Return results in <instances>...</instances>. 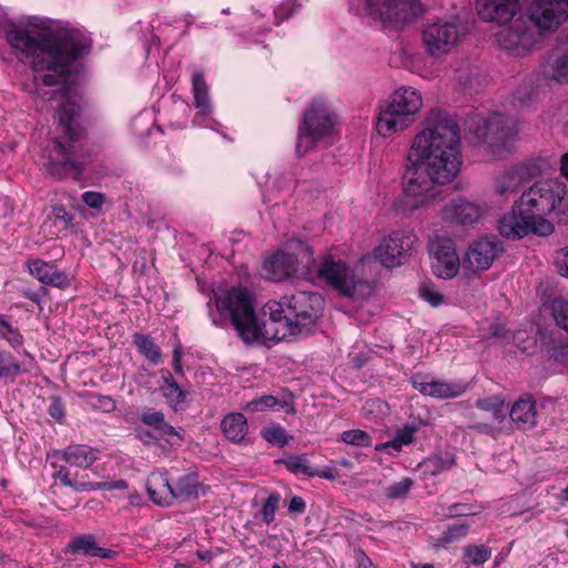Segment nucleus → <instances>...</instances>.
Here are the masks:
<instances>
[{"label": "nucleus", "instance_id": "nucleus-44", "mask_svg": "<svg viewBox=\"0 0 568 568\" xmlns=\"http://www.w3.org/2000/svg\"><path fill=\"white\" fill-rule=\"evenodd\" d=\"M283 464L291 473L295 475L302 474L307 477H311V473H313L314 468L308 465L307 458L304 455L291 456L283 460Z\"/></svg>", "mask_w": 568, "mask_h": 568}, {"label": "nucleus", "instance_id": "nucleus-42", "mask_svg": "<svg viewBox=\"0 0 568 568\" xmlns=\"http://www.w3.org/2000/svg\"><path fill=\"white\" fill-rule=\"evenodd\" d=\"M476 406L483 410L491 412L496 419L504 418L507 412L505 402L498 396L479 399Z\"/></svg>", "mask_w": 568, "mask_h": 568}, {"label": "nucleus", "instance_id": "nucleus-5", "mask_svg": "<svg viewBox=\"0 0 568 568\" xmlns=\"http://www.w3.org/2000/svg\"><path fill=\"white\" fill-rule=\"evenodd\" d=\"M311 262H313L312 248L303 241L291 240L264 260L261 274L274 282L291 278L307 280L306 272L311 267Z\"/></svg>", "mask_w": 568, "mask_h": 568}, {"label": "nucleus", "instance_id": "nucleus-8", "mask_svg": "<svg viewBox=\"0 0 568 568\" xmlns=\"http://www.w3.org/2000/svg\"><path fill=\"white\" fill-rule=\"evenodd\" d=\"M469 131L478 142L486 144L493 153L509 152L519 132L516 118L494 112L479 122L475 129L469 124Z\"/></svg>", "mask_w": 568, "mask_h": 568}, {"label": "nucleus", "instance_id": "nucleus-35", "mask_svg": "<svg viewBox=\"0 0 568 568\" xmlns=\"http://www.w3.org/2000/svg\"><path fill=\"white\" fill-rule=\"evenodd\" d=\"M491 557V549L483 544H471L463 548V560L467 566L484 565Z\"/></svg>", "mask_w": 568, "mask_h": 568}, {"label": "nucleus", "instance_id": "nucleus-27", "mask_svg": "<svg viewBox=\"0 0 568 568\" xmlns=\"http://www.w3.org/2000/svg\"><path fill=\"white\" fill-rule=\"evenodd\" d=\"M221 428L224 436L232 443H242L247 433L248 424L242 413H229L221 422Z\"/></svg>", "mask_w": 568, "mask_h": 568}, {"label": "nucleus", "instance_id": "nucleus-40", "mask_svg": "<svg viewBox=\"0 0 568 568\" xmlns=\"http://www.w3.org/2000/svg\"><path fill=\"white\" fill-rule=\"evenodd\" d=\"M341 442L356 447H368L372 445V437L365 430L351 429L341 434Z\"/></svg>", "mask_w": 568, "mask_h": 568}, {"label": "nucleus", "instance_id": "nucleus-3", "mask_svg": "<svg viewBox=\"0 0 568 568\" xmlns=\"http://www.w3.org/2000/svg\"><path fill=\"white\" fill-rule=\"evenodd\" d=\"M216 308L227 314L239 336L245 343L281 342L287 337L308 333L323 306L321 295L297 292L280 301H270L263 308L267 318L258 321L247 290L231 287L214 291Z\"/></svg>", "mask_w": 568, "mask_h": 568}, {"label": "nucleus", "instance_id": "nucleus-31", "mask_svg": "<svg viewBox=\"0 0 568 568\" xmlns=\"http://www.w3.org/2000/svg\"><path fill=\"white\" fill-rule=\"evenodd\" d=\"M513 166L518 173L521 183H526L541 175L548 169L549 163L544 158H532Z\"/></svg>", "mask_w": 568, "mask_h": 568}, {"label": "nucleus", "instance_id": "nucleus-64", "mask_svg": "<svg viewBox=\"0 0 568 568\" xmlns=\"http://www.w3.org/2000/svg\"><path fill=\"white\" fill-rule=\"evenodd\" d=\"M560 164H561L560 172H561L562 176H565L568 180V153H566L561 156Z\"/></svg>", "mask_w": 568, "mask_h": 568}, {"label": "nucleus", "instance_id": "nucleus-50", "mask_svg": "<svg viewBox=\"0 0 568 568\" xmlns=\"http://www.w3.org/2000/svg\"><path fill=\"white\" fill-rule=\"evenodd\" d=\"M280 495L271 494L263 504L261 514L265 524L270 525L275 519V513L278 507Z\"/></svg>", "mask_w": 568, "mask_h": 568}, {"label": "nucleus", "instance_id": "nucleus-48", "mask_svg": "<svg viewBox=\"0 0 568 568\" xmlns=\"http://www.w3.org/2000/svg\"><path fill=\"white\" fill-rule=\"evenodd\" d=\"M54 225L60 226V231L68 230L72 226L73 215L69 213L62 205H57L52 209V216Z\"/></svg>", "mask_w": 568, "mask_h": 568}, {"label": "nucleus", "instance_id": "nucleus-12", "mask_svg": "<svg viewBox=\"0 0 568 568\" xmlns=\"http://www.w3.org/2000/svg\"><path fill=\"white\" fill-rule=\"evenodd\" d=\"M417 236L410 231H395L384 237L374 250L375 258L385 267L404 264L417 244Z\"/></svg>", "mask_w": 568, "mask_h": 568}, {"label": "nucleus", "instance_id": "nucleus-49", "mask_svg": "<svg viewBox=\"0 0 568 568\" xmlns=\"http://www.w3.org/2000/svg\"><path fill=\"white\" fill-rule=\"evenodd\" d=\"M551 78L561 83H568V51L556 60Z\"/></svg>", "mask_w": 568, "mask_h": 568}, {"label": "nucleus", "instance_id": "nucleus-25", "mask_svg": "<svg viewBox=\"0 0 568 568\" xmlns=\"http://www.w3.org/2000/svg\"><path fill=\"white\" fill-rule=\"evenodd\" d=\"M68 550L72 555H83L90 557H99L110 559L114 556V551L97 544L93 535H82L72 539L68 545Z\"/></svg>", "mask_w": 568, "mask_h": 568}, {"label": "nucleus", "instance_id": "nucleus-4", "mask_svg": "<svg viewBox=\"0 0 568 568\" xmlns=\"http://www.w3.org/2000/svg\"><path fill=\"white\" fill-rule=\"evenodd\" d=\"M568 203L566 186L557 180L534 183L514 202L509 212L498 221V232L508 240L529 235L548 236L555 226L551 214L565 215L562 207Z\"/></svg>", "mask_w": 568, "mask_h": 568}, {"label": "nucleus", "instance_id": "nucleus-19", "mask_svg": "<svg viewBox=\"0 0 568 568\" xmlns=\"http://www.w3.org/2000/svg\"><path fill=\"white\" fill-rule=\"evenodd\" d=\"M99 457V449L88 445L74 444L64 449H54L48 454V459L62 460L71 467L89 468Z\"/></svg>", "mask_w": 568, "mask_h": 568}, {"label": "nucleus", "instance_id": "nucleus-7", "mask_svg": "<svg viewBox=\"0 0 568 568\" xmlns=\"http://www.w3.org/2000/svg\"><path fill=\"white\" fill-rule=\"evenodd\" d=\"M358 10L385 27L395 28L409 24L424 13L418 0H359Z\"/></svg>", "mask_w": 568, "mask_h": 568}, {"label": "nucleus", "instance_id": "nucleus-47", "mask_svg": "<svg viewBox=\"0 0 568 568\" xmlns=\"http://www.w3.org/2000/svg\"><path fill=\"white\" fill-rule=\"evenodd\" d=\"M419 296L433 307H437L445 302L444 295L433 284L428 283L420 285Z\"/></svg>", "mask_w": 568, "mask_h": 568}, {"label": "nucleus", "instance_id": "nucleus-11", "mask_svg": "<svg viewBox=\"0 0 568 568\" xmlns=\"http://www.w3.org/2000/svg\"><path fill=\"white\" fill-rule=\"evenodd\" d=\"M503 252L504 244L498 237L481 236L468 245L462 258V270L465 273L478 275L489 270Z\"/></svg>", "mask_w": 568, "mask_h": 568}, {"label": "nucleus", "instance_id": "nucleus-15", "mask_svg": "<svg viewBox=\"0 0 568 568\" xmlns=\"http://www.w3.org/2000/svg\"><path fill=\"white\" fill-rule=\"evenodd\" d=\"M432 267L434 274L440 278H453L462 267L455 244L449 239H438L430 245Z\"/></svg>", "mask_w": 568, "mask_h": 568}, {"label": "nucleus", "instance_id": "nucleus-21", "mask_svg": "<svg viewBox=\"0 0 568 568\" xmlns=\"http://www.w3.org/2000/svg\"><path fill=\"white\" fill-rule=\"evenodd\" d=\"M412 123L408 118L386 102L379 106L375 119V129L378 135L389 138L406 130Z\"/></svg>", "mask_w": 568, "mask_h": 568}, {"label": "nucleus", "instance_id": "nucleus-54", "mask_svg": "<svg viewBox=\"0 0 568 568\" xmlns=\"http://www.w3.org/2000/svg\"><path fill=\"white\" fill-rule=\"evenodd\" d=\"M82 201L89 207L100 210L105 202V196L100 192L88 191L82 194Z\"/></svg>", "mask_w": 568, "mask_h": 568}, {"label": "nucleus", "instance_id": "nucleus-9", "mask_svg": "<svg viewBox=\"0 0 568 568\" xmlns=\"http://www.w3.org/2000/svg\"><path fill=\"white\" fill-rule=\"evenodd\" d=\"M465 34V28L456 16L436 19L425 24L422 41L433 58L449 53Z\"/></svg>", "mask_w": 568, "mask_h": 568}, {"label": "nucleus", "instance_id": "nucleus-29", "mask_svg": "<svg viewBox=\"0 0 568 568\" xmlns=\"http://www.w3.org/2000/svg\"><path fill=\"white\" fill-rule=\"evenodd\" d=\"M537 78V75H530L519 83L513 94V103L515 106H526L538 97L539 84Z\"/></svg>", "mask_w": 568, "mask_h": 568}, {"label": "nucleus", "instance_id": "nucleus-51", "mask_svg": "<svg viewBox=\"0 0 568 568\" xmlns=\"http://www.w3.org/2000/svg\"><path fill=\"white\" fill-rule=\"evenodd\" d=\"M278 405L277 398L272 395H264L257 399L251 400L247 404V408L253 412H261L265 408H275Z\"/></svg>", "mask_w": 568, "mask_h": 568}, {"label": "nucleus", "instance_id": "nucleus-39", "mask_svg": "<svg viewBox=\"0 0 568 568\" xmlns=\"http://www.w3.org/2000/svg\"><path fill=\"white\" fill-rule=\"evenodd\" d=\"M550 307L555 324L568 334V300L564 297L555 298Z\"/></svg>", "mask_w": 568, "mask_h": 568}, {"label": "nucleus", "instance_id": "nucleus-16", "mask_svg": "<svg viewBox=\"0 0 568 568\" xmlns=\"http://www.w3.org/2000/svg\"><path fill=\"white\" fill-rule=\"evenodd\" d=\"M193 105L196 109L193 125L217 131L220 123L213 118V105L209 93V87L201 72L192 77Z\"/></svg>", "mask_w": 568, "mask_h": 568}, {"label": "nucleus", "instance_id": "nucleus-52", "mask_svg": "<svg viewBox=\"0 0 568 568\" xmlns=\"http://www.w3.org/2000/svg\"><path fill=\"white\" fill-rule=\"evenodd\" d=\"M555 266L557 272L568 278V246L559 248L555 253Z\"/></svg>", "mask_w": 568, "mask_h": 568}, {"label": "nucleus", "instance_id": "nucleus-41", "mask_svg": "<svg viewBox=\"0 0 568 568\" xmlns=\"http://www.w3.org/2000/svg\"><path fill=\"white\" fill-rule=\"evenodd\" d=\"M547 353L556 362L568 364V342L564 338H554L547 344Z\"/></svg>", "mask_w": 568, "mask_h": 568}, {"label": "nucleus", "instance_id": "nucleus-34", "mask_svg": "<svg viewBox=\"0 0 568 568\" xmlns=\"http://www.w3.org/2000/svg\"><path fill=\"white\" fill-rule=\"evenodd\" d=\"M140 419L143 424L158 430L162 437H166L168 439L172 436L179 437L176 429L165 422L164 414L161 412H143L140 416Z\"/></svg>", "mask_w": 568, "mask_h": 568}, {"label": "nucleus", "instance_id": "nucleus-63", "mask_svg": "<svg viewBox=\"0 0 568 568\" xmlns=\"http://www.w3.org/2000/svg\"><path fill=\"white\" fill-rule=\"evenodd\" d=\"M13 326L4 318L3 315H0V336H3L8 333Z\"/></svg>", "mask_w": 568, "mask_h": 568}, {"label": "nucleus", "instance_id": "nucleus-55", "mask_svg": "<svg viewBox=\"0 0 568 568\" xmlns=\"http://www.w3.org/2000/svg\"><path fill=\"white\" fill-rule=\"evenodd\" d=\"M48 413L53 419L58 422H61L64 418V407L59 397L51 398Z\"/></svg>", "mask_w": 568, "mask_h": 568}, {"label": "nucleus", "instance_id": "nucleus-60", "mask_svg": "<svg viewBox=\"0 0 568 568\" xmlns=\"http://www.w3.org/2000/svg\"><path fill=\"white\" fill-rule=\"evenodd\" d=\"M355 558L358 568H374L372 560L366 556V554L363 550H356Z\"/></svg>", "mask_w": 568, "mask_h": 568}, {"label": "nucleus", "instance_id": "nucleus-24", "mask_svg": "<svg viewBox=\"0 0 568 568\" xmlns=\"http://www.w3.org/2000/svg\"><path fill=\"white\" fill-rule=\"evenodd\" d=\"M146 490L151 500L161 506H170L175 500L174 487L166 473L153 471L146 480Z\"/></svg>", "mask_w": 568, "mask_h": 568}, {"label": "nucleus", "instance_id": "nucleus-58", "mask_svg": "<svg viewBox=\"0 0 568 568\" xmlns=\"http://www.w3.org/2000/svg\"><path fill=\"white\" fill-rule=\"evenodd\" d=\"M403 448V445L399 443V440L394 437L392 440H388L386 443H382V444H378L375 449L377 452H384V450H389V452H395V453H398L400 452Z\"/></svg>", "mask_w": 568, "mask_h": 568}, {"label": "nucleus", "instance_id": "nucleus-32", "mask_svg": "<svg viewBox=\"0 0 568 568\" xmlns=\"http://www.w3.org/2000/svg\"><path fill=\"white\" fill-rule=\"evenodd\" d=\"M203 490L202 485L199 481V477L194 473H189L179 478L174 487L175 499H193L200 496V491Z\"/></svg>", "mask_w": 568, "mask_h": 568}, {"label": "nucleus", "instance_id": "nucleus-28", "mask_svg": "<svg viewBox=\"0 0 568 568\" xmlns=\"http://www.w3.org/2000/svg\"><path fill=\"white\" fill-rule=\"evenodd\" d=\"M521 184L514 166L505 169L497 174L494 180L495 192L503 197H508L514 194Z\"/></svg>", "mask_w": 568, "mask_h": 568}, {"label": "nucleus", "instance_id": "nucleus-45", "mask_svg": "<svg viewBox=\"0 0 568 568\" xmlns=\"http://www.w3.org/2000/svg\"><path fill=\"white\" fill-rule=\"evenodd\" d=\"M414 483L410 478L406 477L397 483H394L385 488V496L389 499H403L412 489Z\"/></svg>", "mask_w": 568, "mask_h": 568}, {"label": "nucleus", "instance_id": "nucleus-1", "mask_svg": "<svg viewBox=\"0 0 568 568\" xmlns=\"http://www.w3.org/2000/svg\"><path fill=\"white\" fill-rule=\"evenodd\" d=\"M6 38L20 58L31 65L36 93L59 103L57 119L69 144L59 139L49 142L43 150L47 173L60 180H79L84 166L81 160L84 155L78 143L82 134L77 120L81 97L71 81L70 65L88 50L89 40L81 32L49 20H41L30 29L10 27Z\"/></svg>", "mask_w": 568, "mask_h": 568}, {"label": "nucleus", "instance_id": "nucleus-17", "mask_svg": "<svg viewBox=\"0 0 568 568\" xmlns=\"http://www.w3.org/2000/svg\"><path fill=\"white\" fill-rule=\"evenodd\" d=\"M410 382L420 394L437 399L455 398L463 395L467 389L465 383L435 379L424 374H414Z\"/></svg>", "mask_w": 568, "mask_h": 568}, {"label": "nucleus", "instance_id": "nucleus-22", "mask_svg": "<svg viewBox=\"0 0 568 568\" xmlns=\"http://www.w3.org/2000/svg\"><path fill=\"white\" fill-rule=\"evenodd\" d=\"M28 272L44 285L67 288L71 281L67 273L60 271L54 264L47 261L34 258L26 263Z\"/></svg>", "mask_w": 568, "mask_h": 568}, {"label": "nucleus", "instance_id": "nucleus-46", "mask_svg": "<svg viewBox=\"0 0 568 568\" xmlns=\"http://www.w3.org/2000/svg\"><path fill=\"white\" fill-rule=\"evenodd\" d=\"M20 371L21 366L13 356L0 351V379L14 377Z\"/></svg>", "mask_w": 568, "mask_h": 568}, {"label": "nucleus", "instance_id": "nucleus-26", "mask_svg": "<svg viewBox=\"0 0 568 568\" xmlns=\"http://www.w3.org/2000/svg\"><path fill=\"white\" fill-rule=\"evenodd\" d=\"M509 416L518 428L530 429L537 424L536 403L530 397L520 398L513 405Z\"/></svg>", "mask_w": 568, "mask_h": 568}, {"label": "nucleus", "instance_id": "nucleus-53", "mask_svg": "<svg viewBox=\"0 0 568 568\" xmlns=\"http://www.w3.org/2000/svg\"><path fill=\"white\" fill-rule=\"evenodd\" d=\"M295 9V2L293 0H284L275 10V23L280 24L283 20L291 17Z\"/></svg>", "mask_w": 568, "mask_h": 568}, {"label": "nucleus", "instance_id": "nucleus-30", "mask_svg": "<svg viewBox=\"0 0 568 568\" xmlns=\"http://www.w3.org/2000/svg\"><path fill=\"white\" fill-rule=\"evenodd\" d=\"M51 466L53 468V479L60 481L64 487L72 488L77 493L94 490V483L73 480L70 470L64 465L51 462Z\"/></svg>", "mask_w": 568, "mask_h": 568}, {"label": "nucleus", "instance_id": "nucleus-18", "mask_svg": "<svg viewBox=\"0 0 568 568\" xmlns=\"http://www.w3.org/2000/svg\"><path fill=\"white\" fill-rule=\"evenodd\" d=\"M520 0H476V12L480 20L504 26L520 11Z\"/></svg>", "mask_w": 568, "mask_h": 568}, {"label": "nucleus", "instance_id": "nucleus-57", "mask_svg": "<svg viewBox=\"0 0 568 568\" xmlns=\"http://www.w3.org/2000/svg\"><path fill=\"white\" fill-rule=\"evenodd\" d=\"M1 337L4 338L13 348L21 346L23 342L21 334L14 327H12L8 333H6Z\"/></svg>", "mask_w": 568, "mask_h": 568}, {"label": "nucleus", "instance_id": "nucleus-13", "mask_svg": "<svg viewBox=\"0 0 568 568\" xmlns=\"http://www.w3.org/2000/svg\"><path fill=\"white\" fill-rule=\"evenodd\" d=\"M527 18L537 38L544 32L554 31L568 18V0H532L527 9Z\"/></svg>", "mask_w": 568, "mask_h": 568}, {"label": "nucleus", "instance_id": "nucleus-43", "mask_svg": "<svg viewBox=\"0 0 568 568\" xmlns=\"http://www.w3.org/2000/svg\"><path fill=\"white\" fill-rule=\"evenodd\" d=\"M262 437L270 444L284 447L288 444L290 437L282 426H271L262 430Z\"/></svg>", "mask_w": 568, "mask_h": 568}, {"label": "nucleus", "instance_id": "nucleus-14", "mask_svg": "<svg viewBox=\"0 0 568 568\" xmlns=\"http://www.w3.org/2000/svg\"><path fill=\"white\" fill-rule=\"evenodd\" d=\"M537 32L519 17L496 34L498 45L515 55H524L537 42Z\"/></svg>", "mask_w": 568, "mask_h": 568}, {"label": "nucleus", "instance_id": "nucleus-2", "mask_svg": "<svg viewBox=\"0 0 568 568\" xmlns=\"http://www.w3.org/2000/svg\"><path fill=\"white\" fill-rule=\"evenodd\" d=\"M402 206L415 211L433 205L438 185L452 182L462 168L460 131L457 121L439 109L430 110L407 151Z\"/></svg>", "mask_w": 568, "mask_h": 568}, {"label": "nucleus", "instance_id": "nucleus-6", "mask_svg": "<svg viewBox=\"0 0 568 568\" xmlns=\"http://www.w3.org/2000/svg\"><path fill=\"white\" fill-rule=\"evenodd\" d=\"M336 114L322 97L312 100L298 125L296 152L302 155L311 151L317 142L335 133Z\"/></svg>", "mask_w": 568, "mask_h": 568}, {"label": "nucleus", "instance_id": "nucleus-62", "mask_svg": "<svg viewBox=\"0 0 568 568\" xmlns=\"http://www.w3.org/2000/svg\"><path fill=\"white\" fill-rule=\"evenodd\" d=\"M311 477H320L328 480L335 479V474L331 469L318 470L313 468V473H311Z\"/></svg>", "mask_w": 568, "mask_h": 568}, {"label": "nucleus", "instance_id": "nucleus-20", "mask_svg": "<svg viewBox=\"0 0 568 568\" xmlns=\"http://www.w3.org/2000/svg\"><path fill=\"white\" fill-rule=\"evenodd\" d=\"M483 206L464 197H458L450 201L443 209L444 220L462 225L477 222L483 216Z\"/></svg>", "mask_w": 568, "mask_h": 568}, {"label": "nucleus", "instance_id": "nucleus-36", "mask_svg": "<svg viewBox=\"0 0 568 568\" xmlns=\"http://www.w3.org/2000/svg\"><path fill=\"white\" fill-rule=\"evenodd\" d=\"M133 343L146 359L154 364L160 362L161 351L148 335L135 333L133 335Z\"/></svg>", "mask_w": 568, "mask_h": 568}, {"label": "nucleus", "instance_id": "nucleus-56", "mask_svg": "<svg viewBox=\"0 0 568 568\" xmlns=\"http://www.w3.org/2000/svg\"><path fill=\"white\" fill-rule=\"evenodd\" d=\"M415 428L412 426H405L402 430L396 434V438L399 443L405 446L409 445L414 440Z\"/></svg>", "mask_w": 568, "mask_h": 568}, {"label": "nucleus", "instance_id": "nucleus-23", "mask_svg": "<svg viewBox=\"0 0 568 568\" xmlns=\"http://www.w3.org/2000/svg\"><path fill=\"white\" fill-rule=\"evenodd\" d=\"M388 103L414 122L415 115L423 108V97L413 87H402L392 94Z\"/></svg>", "mask_w": 568, "mask_h": 568}, {"label": "nucleus", "instance_id": "nucleus-37", "mask_svg": "<svg viewBox=\"0 0 568 568\" xmlns=\"http://www.w3.org/2000/svg\"><path fill=\"white\" fill-rule=\"evenodd\" d=\"M161 389L169 405L174 408L185 399V393L180 388L170 373L164 377V385Z\"/></svg>", "mask_w": 568, "mask_h": 568}, {"label": "nucleus", "instance_id": "nucleus-61", "mask_svg": "<svg viewBox=\"0 0 568 568\" xmlns=\"http://www.w3.org/2000/svg\"><path fill=\"white\" fill-rule=\"evenodd\" d=\"M181 356H182V349L181 346L178 345L173 351V368L175 373L181 374L183 372L182 365H181Z\"/></svg>", "mask_w": 568, "mask_h": 568}, {"label": "nucleus", "instance_id": "nucleus-33", "mask_svg": "<svg viewBox=\"0 0 568 568\" xmlns=\"http://www.w3.org/2000/svg\"><path fill=\"white\" fill-rule=\"evenodd\" d=\"M456 464V457L450 452L433 455L422 463L425 473L435 476L450 469Z\"/></svg>", "mask_w": 568, "mask_h": 568}, {"label": "nucleus", "instance_id": "nucleus-10", "mask_svg": "<svg viewBox=\"0 0 568 568\" xmlns=\"http://www.w3.org/2000/svg\"><path fill=\"white\" fill-rule=\"evenodd\" d=\"M307 281L324 280L328 285L344 296H353L356 282L353 271L342 261H335L326 255L321 263L313 257L311 267L306 272Z\"/></svg>", "mask_w": 568, "mask_h": 568}, {"label": "nucleus", "instance_id": "nucleus-59", "mask_svg": "<svg viewBox=\"0 0 568 568\" xmlns=\"http://www.w3.org/2000/svg\"><path fill=\"white\" fill-rule=\"evenodd\" d=\"M305 500L300 496H294L288 504L290 513L302 514L305 511Z\"/></svg>", "mask_w": 568, "mask_h": 568}, {"label": "nucleus", "instance_id": "nucleus-38", "mask_svg": "<svg viewBox=\"0 0 568 568\" xmlns=\"http://www.w3.org/2000/svg\"><path fill=\"white\" fill-rule=\"evenodd\" d=\"M469 526L466 523L449 526L438 538L437 546L446 548L453 542H457L467 536Z\"/></svg>", "mask_w": 568, "mask_h": 568}]
</instances>
